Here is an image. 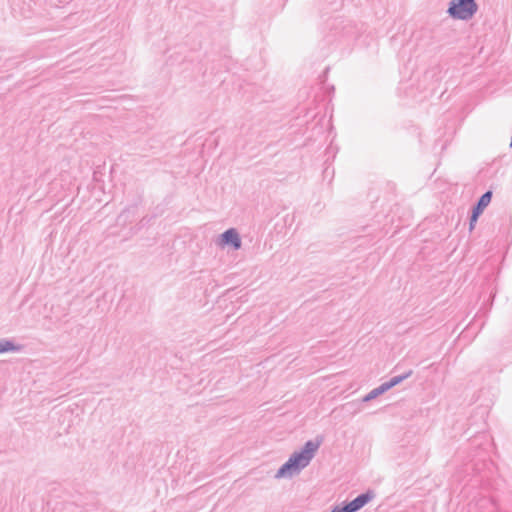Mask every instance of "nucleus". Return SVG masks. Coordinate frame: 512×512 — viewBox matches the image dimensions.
<instances>
[{
    "instance_id": "obj_1",
    "label": "nucleus",
    "mask_w": 512,
    "mask_h": 512,
    "mask_svg": "<svg viewBox=\"0 0 512 512\" xmlns=\"http://www.w3.org/2000/svg\"><path fill=\"white\" fill-rule=\"evenodd\" d=\"M321 444L322 438L319 437H317L314 441H307L301 451L294 452L290 458L278 469L275 474V478H291L294 475L299 474L302 469L310 464Z\"/></svg>"
},
{
    "instance_id": "obj_2",
    "label": "nucleus",
    "mask_w": 512,
    "mask_h": 512,
    "mask_svg": "<svg viewBox=\"0 0 512 512\" xmlns=\"http://www.w3.org/2000/svg\"><path fill=\"white\" fill-rule=\"evenodd\" d=\"M477 10L478 5L475 0H451L447 12L453 19L469 20Z\"/></svg>"
},
{
    "instance_id": "obj_3",
    "label": "nucleus",
    "mask_w": 512,
    "mask_h": 512,
    "mask_svg": "<svg viewBox=\"0 0 512 512\" xmlns=\"http://www.w3.org/2000/svg\"><path fill=\"white\" fill-rule=\"evenodd\" d=\"M220 245L230 246L234 250H239L241 248L242 241L237 230L235 228H230L224 231L220 235Z\"/></svg>"
},
{
    "instance_id": "obj_4",
    "label": "nucleus",
    "mask_w": 512,
    "mask_h": 512,
    "mask_svg": "<svg viewBox=\"0 0 512 512\" xmlns=\"http://www.w3.org/2000/svg\"><path fill=\"white\" fill-rule=\"evenodd\" d=\"M374 492L371 490L366 491L365 493L359 494L352 501L345 503L349 512H356L364 507L370 500L374 497Z\"/></svg>"
},
{
    "instance_id": "obj_5",
    "label": "nucleus",
    "mask_w": 512,
    "mask_h": 512,
    "mask_svg": "<svg viewBox=\"0 0 512 512\" xmlns=\"http://www.w3.org/2000/svg\"><path fill=\"white\" fill-rule=\"evenodd\" d=\"M492 191H486L477 201V203L473 206L472 210L475 213L482 214L484 209L489 205L492 199Z\"/></svg>"
},
{
    "instance_id": "obj_6",
    "label": "nucleus",
    "mask_w": 512,
    "mask_h": 512,
    "mask_svg": "<svg viewBox=\"0 0 512 512\" xmlns=\"http://www.w3.org/2000/svg\"><path fill=\"white\" fill-rule=\"evenodd\" d=\"M412 373H413V371L409 370L408 372H406L402 375L392 377L389 381L384 382L383 384L388 391L391 388L395 387L396 385L400 384L405 379L409 378L412 375Z\"/></svg>"
},
{
    "instance_id": "obj_7",
    "label": "nucleus",
    "mask_w": 512,
    "mask_h": 512,
    "mask_svg": "<svg viewBox=\"0 0 512 512\" xmlns=\"http://www.w3.org/2000/svg\"><path fill=\"white\" fill-rule=\"evenodd\" d=\"M387 392V389L385 388L384 384L382 383L377 388H374L371 390L367 395L363 397V402H369L378 396L382 395L383 393Z\"/></svg>"
},
{
    "instance_id": "obj_8",
    "label": "nucleus",
    "mask_w": 512,
    "mask_h": 512,
    "mask_svg": "<svg viewBox=\"0 0 512 512\" xmlns=\"http://www.w3.org/2000/svg\"><path fill=\"white\" fill-rule=\"evenodd\" d=\"M19 347L11 340L1 339L0 340V354L5 352L18 351Z\"/></svg>"
},
{
    "instance_id": "obj_9",
    "label": "nucleus",
    "mask_w": 512,
    "mask_h": 512,
    "mask_svg": "<svg viewBox=\"0 0 512 512\" xmlns=\"http://www.w3.org/2000/svg\"><path fill=\"white\" fill-rule=\"evenodd\" d=\"M479 217H480V214L475 213V211L472 210V214L469 219V230L470 231H472L475 228V225H476Z\"/></svg>"
},
{
    "instance_id": "obj_10",
    "label": "nucleus",
    "mask_w": 512,
    "mask_h": 512,
    "mask_svg": "<svg viewBox=\"0 0 512 512\" xmlns=\"http://www.w3.org/2000/svg\"><path fill=\"white\" fill-rule=\"evenodd\" d=\"M331 512H349L346 504H343L342 506H335Z\"/></svg>"
}]
</instances>
